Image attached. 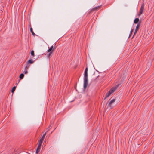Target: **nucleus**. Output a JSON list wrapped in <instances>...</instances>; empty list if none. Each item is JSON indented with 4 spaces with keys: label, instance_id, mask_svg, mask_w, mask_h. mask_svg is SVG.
I'll return each mask as SVG.
<instances>
[{
    "label": "nucleus",
    "instance_id": "7",
    "mask_svg": "<svg viewBox=\"0 0 154 154\" xmlns=\"http://www.w3.org/2000/svg\"><path fill=\"white\" fill-rule=\"evenodd\" d=\"M144 8V5L143 4L141 5V7L140 9L138 16H140L143 13V9Z\"/></svg>",
    "mask_w": 154,
    "mask_h": 154
},
{
    "label": "nucleus",
    "instance_id": "11",
    "mask_svg": "<svg viewBox=\"0 0 154 154\" xmlns=\"http://www.w3.org/2000/svg\"><path fill=\"white\" fill-rule=\"evenodd\" d=\"M88 68L87 67H86L85 72H84V76H88Z\"/></svg>",
    "mask_w": 154,
    "mask_h": 154
},
{
    "label": "nucleus",
    "instance_id": "22",
    "mask_svg": "<svg viewBox=\"0 0 154 154\" xmlns=\"http://www.w3.org/2000/svg\"><path fill=\"white\" fill-rule=\"evenodd\" d=\"M29 66H26L25 67V69H28L29 68Z\"/></svg>",
    "mask_w": 154,
    "mask_h": 154
},
{
    "label": "nucleus",
    "instance_id": "20",
    "mask_svg": "<svg viewBox=\"0 0 154 154\" xmlns=\"http://www.w3.org/2000/svg\"><path fill=\"white\" fill-rule=\"evenodd\" d=\"M133 30V29H131L130 32V34H129V37L131 35L132 33Z\"/></svg>",
    "mask_w": 154,
    "mask_h": 154
},
{
    "label": "nucleus",
    "instance_id": "1",
    "mask_svg": "<svg viewBox=\"0 0 154 154\" xmlns=\"http://www.w3.org/2000/svg\"><path fill=\"white\" fill-rule=\"evenodd\" d=\"M119 84L117 85L116 86L115 89L113 88H112L108 92H107L106 95V97L104 99H105L106 98L109 97L110 94L112 93H113L115 91V89H116L117 87L120 85Z\"/></svg>",
    "mask_w": 154,
    "mask_h": 154
},
{
    "label": "nucleus",
    "instance_id": "21",
    "mask_svg": "<svg viewBox=\"0 0 154 154\" xmlns=\"http://www.w3.org/2000/svg\"><path fill=\"white\" fill-rule=\"evenodd\" d=\"M24 72L25 74H26L28 73V71L26 70H25L24 71Z\"/></svg>",
    "mask_w": 154,
    "mask_h": 154
},
{
    "label": "nucleus",
    "instance_id": "14",
    "mask_svg": "<svg viewBox=\"0 0 154 154\" xmlns=\"http://www.w3.org/2000/svg\"><path fill=\"white\" fill-rule=\"evenodd\" d=\"M24 74L23 73L21 74L19 76L20 79L19 80V82L20 81V80L23 78L24 77Z\"/></svg>",
    "mask_w": 154,
    "mask_h": 154
},
{
    "label": "nucleus",
    "instance_id": "10",
    "mask_svg": "<svg viewBox=\"0 0 154 154\" xmlns=\"http://www.w3.org/2000/svg\"><path fill=\"white\" fill-rule=\"evenodd\" d=\"M56 49V47H53V46L52 45L51 47L48 50V52H53Z\"/></svg>",
    "mask_w": 154,
    "mask_h": 154
},
{
    "label": "nucleus",
    "instance_id": "12",
    "mask_svg": "<svg viewBox=\"0 0 154 154\" xmlns=\"http://www.w3.org/2000/svg\"><path fill=\"white\" fill-rule=\"evenodd\" d=\"M34 62V61L33 60H32L29 59L27 62L26 64H32Z\"/></svg>",
    "mask_w": 154,
    "mask_h": 154
},
{
    "label": "nucleus",
    "instance_id": "17",
    "mask_svg": "<svg viewBox=\"0 0 154 154\" xmlns=\"http://www.w3.org/2000/svg\"><path fill=\"white\" fill-rule=\"evenodd\" d=\"M49 52L48 54L47 55V57L48 58H50V56L51 54L52 53V52Z\"/></svg>",
    "mask_w": 154,
    "mask_h": 154
},
{
    "label": "nucleus",
    "instance_id": "15",
    "mask_svg": "<svg viewBox=\"0 0 154 154\" xmlns=\"http://www.w3.org/2000/svg\"><path fill=\"white\" fill-rule=\"evenodd\" d=\"M139 21V19L138 18H136L134 20V23L136 24Z\"/></svg>",
    "mask_w": 154,
    "mask_h": 154
},
{
    "label": "nucleus",
    "instance_id": "9",
    "mask_svg": "<svg viewBox=\"0 0 154 154\" xmlns=\"http://www.w3.org/2000/svg\"><path fill=\"white\" fill-rule=\"evenodd\" d=\"M46 132H45V133L42 136V137L41 138V139H40L38 141V142L41 143H42L43 141L45 138V137L46 135Z\"/></svg>",
    "mask_w": 154,
    "mask_h": 154
},
{
    "label": "nucleus",
    "instance_id": "5",
    "mask_svg": "<svg viewBox=\"0 0 154 154\" xmlns=\"http://www.w3.org/2000/svg\"><path fill=\"white\" fill-rule=\"evenodd\" d=\"M100 7V6H98L97 7H95V8H92L89 12V14H91L92 12L94 11H97L98 9H99Z\"/></svg>",
    "mask_w": 154,
    "mask_h": 154
},
{
    "label": "nucleus",
    "instance_id": "19",
    "mask_svg": "<svg viewBox=\"0 0 154 154\" xmlns=\"http://www.w3.org/2000/svg\"><path fill=\"white\" fill-rule=\"evenodd\" d=\"M31 55L33 56H34V51L33 50H32L31 52Z\"/></svg>",
    "mask_w": 154,
    "mask_h": 154
},
{
    "label": "nucleus",
    "instance_id": "16",
    "mask_svg": "<svg viewBox=\"0 0 154 154\" xmlns=\"http://www.w3.org/2000/svg\"><path fill=\"white\" fill-rule=\"evenodd\" d=\"M30 32H31L32 34L34 36H35V33L33 31V30H32V27H31L30 28Z\"/></svg>",
    "mask_w": 154,
    "mask_h": 154
},
{
    "label": "nucleus",
    "instance_id": "23",
    "mask_svg": "<svg viewBox=\"0 0 154 154\" xmlns=\"http://www.w3.org/2000/svg\"><path fill=\"white\" fill-rule=\"evenodd\" d=\"M39 152H38V150H37V149L36 152V153H38Z\"/></svg>",
    "mask_w": 154,
    "mask_h": 154
},
{
    "label": "nucleus",
    "instance_id": "4",
    "mask_svg": "<svg viewBox=\"0 0 154 154\" xmlns=\"http://www.w3.org/2000/svg\"><path fill=\"white\" fill-rule=\"evenodd\" d=\"M100 7V6H98L97 7H95V8H92L89 12V14H91L92 12L94 11H97L98 9H99Z\"/></svg>",
    "mask_w": 154,
    "mask_h": 154
},
{
    "label": "nucleus",
    "instance_id": "2",
    "mask_svg": "<svg viewBox=\"0 0 154 154\" xmlns=\"http://www.w3.org/2000/svg\"><path fill=\"white\" fill-rule=\"evenodd\" d=\"M84 88L85 89L88 86V76H84Z\"/></svg>",
    "mask_w": 154,
    "mask_h": 154
},
{
    "label": "nucleus",
    "instance_id": "18",
    "mask_svg": "<svg viewBox=\"0 0 154 154\" xmlns=\"http://www.w3.org/2000/svg\"><path fill=\"white\" fill-rule=\"evenodd\" d=\"M16 86H15L13 87L11 90V92L12 93H13L14 92V91H15L16 89Z\"/></svg>",
    "mask_w": 154,
    "mask_h": 154
},
{
    "label": "nucleus",
    "instance_id": "6",
    "mask_svg": "<svg viewBox=\"0 0 154 154\" xmlns=\"http://www.w3.org/2000/svg\"><path fill=\"white\" fill-rule=\"evenodd\" d=\"M100 7V6H98L97 7H95V8H92L89 12V14H91L92 12L94 11H97L98 9H99Z\"/></svg>",
    "mask_w": 154,
    "mask_h": 154
},
{
    "label": "nucleus",
    "instance_id": "3",
    "mask_svg": "<svg viewBox=\"0 0 154 154\" xmlns=\"http://www.w3.org/2000/svg\"><path fill=\"white\" fill-rule=\"evenodd\" d=\"M111 98L109 100V101H110L109 102H108L106 104V105H107L108 104V106L110 107V108L112 107V104L116 100V99H112L111 100Z\"/></svg>",
    "mask_w": 154,
    "mask_h": 154
},
{
    "label": "nucleus",
    "instance_id": "13",
    "mask_svg": "<svg viewBox=\"0 0 154 154\" xmlns=\"http://www.w3.org/2000/svg\"><path fill=\"white\" fill-rule=\"evenodd\" d=\"M38 146L37 148V150H38V152H39L40 151L41 148V146L42 143H39L38 142Z\"/></svg>",
    "mask_w": 154,
    "mask_h": 154
},
{
    "label": "nucleus",
    "instance_id": "8",
    "mask_svg": "<svg viewBox=\"0 0 154 154\" xmlns=\"http://www.w3.org/2000/svg\"><path fill=\"white\" fill-rule=\"evenodd\" d=\"M140 22H139V23L137 24L133 37L136 33L137 31L138 30L140 26Z\"/></svg>",
    "mask_w": 154,
    "mask_h": 154
},
{
    "label": "nucleus",
    "instance_id": "24",
    "mask_svg": "<svg viewBox=\"0 0 154 154\" xmlns=\"http://www.w3.org/2000/svg\"><path fill=\"white\" fill-rule=\"evenodd\" d=\"M29 27H30V28H31V24H30V25H29Z\"/></svg>",
    "mask_w": 154,
    "mask_h": 154
}]
</instances>
